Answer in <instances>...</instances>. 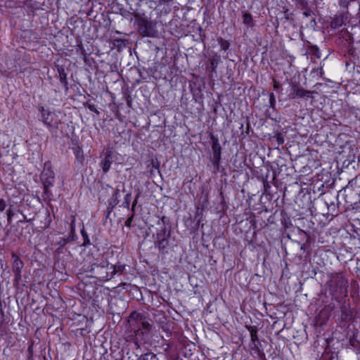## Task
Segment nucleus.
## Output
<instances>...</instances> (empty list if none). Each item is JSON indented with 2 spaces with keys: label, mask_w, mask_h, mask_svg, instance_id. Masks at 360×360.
Wrapping results in <instances>:
<instances>
[{
  "label": "nucleus",
  "mask_w": 360,
  "mask_h": 360,
  "mask_svg": "<svg viewBox=\"0 0 360 360\" xmlns=\"http://www.w3.org/2000/svg\"><path fill=\"white\" fill-rule=\"evenodd\" d=\"M165 217H162V221L163 222H165Z\"/></svg>",
  "instance_id": "obj_48"
},
{
  "label": "nucleus",
  "mask_w": 360,
  "mask_h": 360,
  "mask_svg": "<svg viewBox=\"0 0 360 360\" xmlns=\"http://www.w3.org/2000/svg\"><path fill=\"white\" fill-rule=\"evenodd\" d=\"M11 257L13 259L12 271L15 274V279L19 281L22 277V269L24 267V263L20 257L15 252H12Z\"/></svg>",
  "instance_id": "obj_5"
},
{
  "label": "nucleus",
  "mask_w": 360,
  "mask_h": 360,
  "mask_svg": "<svg viewBox=\"0 0 360 360\" xmlns=\"http://www.w3.org/2000/svg\"><path fill=\"white\" fill-rule=\"evenodd\" d=\"M144 35L145 36H148V33H144Z\"/></svg>",
  "instance_id": "obj_49"
},
{
  "label": "nucleus",
  "mask_w": 360,
  "mask_h": 360,
  "mask_svg": "<svg viewBox=\"0 0 360 360\" xmlns=\"http://www.w3.org/2000/svg\"><path fill=\"white\" fill-rule=\"evenodd\" d=\"M112 152L108 150L100 163V166L104 173H107L110 170L112 164Z\"/></svg>",
  "instance_id": "obj_10"
},
{
  "label": "nucleus",
  "mask_w": 360,
  "mask_h": 360,
  "mask_svg": "<svg viewBox=\"0 0 360 360\" xmlns=\"http://www.w3.org/2000/svg\"><path fill=\"white\" fill-rule=\"evenodd\" d=\"M296 2L301 8L305 9L308 7V2L307 0H296Z\"/></svg>",
  "instance_id": "obj_32"
},
{
  "label": "nucleus",
  "mask_w": 360,
  "mask_h": 360,
  "mask_svg": "<svg viewBox=\"0 0 360 360\" xmlns=\"http://www.w3.org/2000/svg\"><path fill=\"white\" fill-rule=\"evenodd\" d=\"M307 53L310 56L311 58H321V52L317 46L315 45H309L307 49Z\"/></svg>",
  "instance_id": "obj_16"
},
{
  "label": "nucleus",
  "mask_w": 360,
  "mask_h": 360,
  "mask_svg": "<svg viewBox=\"0 0 360 360\" xmlns=\"http://www.w3.org/2000/svg\"><path fill=\"white\" fill-rule=\"evenodd\" d=\"M41 114V121L49 130H56L58 129L59 124L61 123V120L59 117V112L49 111L41 107L40 109Z\"/></svg>",
  "instance_id": "obj_3"
},
{
  "label": "nucleus",
  "mask_w": 360,
  "mask_h": 360,
  "mask_svg": "<svg viewBox=\"0 0 360 360\" xmlns=\"http://www.w3.org/2000/svg\"><path fill=\"white\" fill-rule=\"evenodd\" d=\"M302 15H303L304 17L307 18V17H309V15H311V11H304V12L302 13Z\"/></svg>",
  "instance_id": "obj_42"
},
{
  "label": "nucleus",
  "mask_w": 360,
  "mask_h": 360,
  "mask_svg": "<svg viewBox=\"0 0 360 360\" xmlns=\"http://www.w3.org/2000/svg\"><path fill=\"white\" fill-rule=\"evenodd\" d=\"M219 60H220L219 56H218L217 53L214 56L211 57L209 59V60H208L209 65H208L207 70L211 73L216 72V70L219 65Z\"/></svg>",
  "instance_id": "obj_14"
},
{
  "label": "nucleus",
  "mask_w": 360,
  "mask_h": 360,
  "mask_svg": "<svg viewBox=\"0 0 360 360\" xmlns=\"http://www.w3.org/2000/svg\"><path fill=\"white\" fill-rule=\"evenodd\" d=\"M88 243L86 238H84V245H86Z\"/></svg>",
  "instance_id": "obj_46"
},
{
  "label": "nucleus",
  "mask_w": 360,
  "mask_h": 360,
  "mask_svg": "<svg viewBox=\"0 0 360 360\" xmlns=\"http://www.w3.org/2000/svg\"><path fill=\"white\" fill-rule=\"evenodd\" d=\"M82 235L84 238H86L88 243H89V240L88 238L87 234L85 233L84 230L82 231Z\"/></svg>",
  "instance_id": "obj_44"
},
{
  "label": "nucleus",
  "mask_w": 360,
  "mask_h": 360,
  "mask_svg": "<svg viewBox=\"0 0 360 360\" xmlns=\"http://www.w3.org/2000/svg\"><path fill=\"white\" fill-rule=\"evenodd\" d=\"M294 96L292 98L299 97V98H314V91L305 90L302 88H300L297 86H294L292 87Z\"/></svg>",
  "instance_id": "obj_9"
},
{
  "label": "nucleus",
  "mask_w": 360,
  "mask_h": 360,
  "mask_svg": "<svg viewBox=\"0 0 360 360\" xmlns=\"http://www.w3.org/2000/svg\"><path fill=\"white\" fill-rule=\"evenodd\" d=\"M57 71L59 75L60 82L64 86L66 91H68V82L67 79V73L65 71V69L63 66L58 65Z\"/></svg>",
  "instance_id": "obj_11"
},
{
  "label": "nucleus",
  "mask_w": 360,
  "mask_h": 360,
  "mask_svg": "<svg viewBox=\"0 0 360 360\" xmlns=\"http://www.w3.org/2000/svg\"><path fill=\"white\" fill-rule=\"evenodd\" d=\"M311 72L320 78L323 77V75H324L323 70L321 67L313 69Z\"/></svg>",
  "instance_id": "obj_29"
},
{
  "label": "nucleus",
  "mask_w": 360,
  "mask_h": 360,
  "mask_svg": "<svg viewBox=\"0 0 360 360\" xmlns=\"http://www.w3.org/2000/svg\"><path fill=\"white\" fill-rule=\"evenodd\" d=\"M110 274V270H108L107 269H105L101 272H98V275L99 278L101 279L105 280V281H109L110 279H111L113 277V276L107 277V276H108Z\"/></svg>",
  "instance_id": "obj_22"
},
{
  "label": "nucleus",
  "mask_w": 360,
  "mask_h": 360,
  "mask_svg": "<svg viewBox=\"0 0 360 360\" xmlns=\"http://www.w3.org/2000/svg\"><path fill=\"white\" fill-rule=\"evenodd\" d=\"M33 347H34V342L31 341L30 342V345H29L28 348H27L28 359H31L32 357V356H33V352H34Z\"/></svg>",
  "instance_id": "obj_33"
},
{
  "label": "nucleus",
  "mask_w": 360,
  "mask_h": 360,
  "mask_svg": "<svg viewBox=\"0 0 360 360\" xmlns=\"http://www.w3.org/2000/svg\"><path fill=\"white\" fill-rule=\"evenodd\" d=\"M120 196V190L118 188L115 189L108 200V208L111 210L119 203V198Z\"/></svg>",
  "instance_id": "obj_15"
},
{
  "label": "nucleus",
  "mask_w": 360,
  "mask_h": 360,
  "mask_svg": "<svg viewBox=\"0 0 360 360\" xmlns=\"http://www.w3.org/2000/svg\"><path fill=\"white\" fill-rule=\"evenodd\" d=\"M72 150L76 160L79 163L82 164L84 160V155L82 148L79 146H75L72 148Z\"/></svg>",
  "instance_id": "obj_17"
},
{
  "label": "nucleus",
  "mask_w": 360,
  "mask_h": 360,
  "mask_svg": "<svg viewBox=\"0 0 360 360\" xmlns=\"http://www.w3.org/2000/svg\"><path fill=\"white\" fill-rule=\"evenodd\" d=\"M354 1L355 0H338V3L340 7L347 8L349 4Z\"/></svg>",
  "instance_id": "obj_31"
},
{
  "label": "nucleus",
  "mask_w": 360,
  "mask_h": 360,
  "mask_svg": "<svg viewBox=\"0 0 360 360\" xmlns=\"http://www.w3.org/2000/svg\"><path fill=\"white\" fill-rule=\"evenodd\" d=\"M170 238V231H166L164 229L160 233H157L156 246L160 252H164L169 245V238Z\"/></svg>",
  "instance_id": "obj_6"
},
{
  "label": "nucleus",
  "mask_w": 360,
  "mask_h": 360,
  "mask_svg": "<svg viewBox=\"0 0 360 360\" xmlns=\"http://www.w3.org/2000/svg\"><path fill=\"white\" fill-rule=\"evenodd\" d=\"M139 196V194H138L135 198V200H134L133 203H132V207H131V209H134V210H135V207L137 205V202H138V198Z\"/></svg>",
  "instance_id": "obj_40"
},
{
  "label": "nucleus",
  "mask_w": 360,
  "mask_h": 360,
  "mask_svg": "<svg viewBox=\"0 0 360 360\" xmlns=\"http://www.w3.org/2000/svg\"><path fill=\"white\" fill-rule=\"evenodd\" d=\"M162 329L166 333L167 337L171 336L172 332L170 330L169 326L167 323L162 325Z\"/></svg>",
  "instance_id": "obj_34"
},
{
  "label": "nucleus",
  "mask_w": 360,
  "mask_h": 360,
  "mask_svg": "<svg viewBox=\"0 0 360 360\" xmlns=\"http://www.w3.org/2000/svg\"><path fill=\"white\" fill-rule=\"evenodd\" d=\"M84 105L91 112H95L96 115H99V111L96 109V106L94 104L89 103L88 102L84 103Z\"/></svg>",
  "instance_id": "obj_27"
},
{
  "label": "nucleus",
  "mask_w": 360,
  "mask_h": 360,
  "mask_svg": "<svg viewBox=\"0 0 360 360\" xmlns=\"http://www.w3.org/2000/svg\"><path fill=\"white\" fill-rule=\"evenodd\" d=\"M212 150L213 151V165L217 168H219V162L221 160V146L217 139H214L212 145Z\"/></svg>",
  "instance_id": "obj_7"
},
{
  "label": "nucleus",
  "mask_w": 360,
  "mask_h": 360,
  "mask_svg": "<svg viewBox=\"0 0 360 360\" xmlns=\"http://www.w3.org/2000/svg\"><path fill=\"white\" fill-rule=\"evenodd\" d=\"M72 218V220H71V223H70V229H71V232H74L75 231V217L74 216H72L71 217Z\"/></svg>",
  "instance_id": "obj_37"
},
{
  "label": "nucleus",
  "mask_w": 360,
  "mask_h": 360,
  "mask_svg": "<svg viewBox=\"0 0 360 360\" xmlns=\"http://www.w3.org/2000/svg\"><path fill=\"white\" fill-rule=\"evenodd\" d=\"M68 242V238H62L59 241V245L60 246H64Z\"/></svg>",
  "instance_id": "obj_39"
},
{
  "label": "nucleus",
  "mask_w": 360,
  "mask_h": 360,
  "mask_svg": "<svg viewBox=\"0 0 360 360\" xmlns=\"http://www.w3.org/2000/svg\"><path fill=\"white\" fill-rule=\"evenodd\" d=\"M156 355L152 352L146 353L139 356L137 360H153Z\"/></svg>",
  "instance_id": "obj_23"
},
{
  "label": "nucleus",
  "mask_w": 360,
  "mask_h": 360,
  "mask_svg": "<svg viewBox=\"0 0 360 360\" xmlns=\"http://www.w3.org/2000/svg\"><path fill=\"white\" fill-rule=\"evenodd\" d=\"M110 264L106 259H103L100 262H95L92 264L91 271H94L95 269L97 270L98 272L103 271L105 269H107L108 270V266H110Z\"/></svg>",
  "instance_id": "obj_13"
},
{
  "label": "nucleus",
  "mask_w": 360,
  "mask_h": 360,
  "mask_svg": "<svg viewBox=\"0 0 360 360\" xmlns=\"http://www.w3.org/2000/svg\"><path fill=\"white\" fill-rule=\"evenodd\" d=\"M151 165L152 169H158L159 168V163L158 160H151L150 165H148V167Z\"/></svg>",
  "instance_id": "obj_36"
},
{
  "label": "nucleus",
  "mask_w": 360,
  "mask_h": 360,
  "mask_svg": "<svg viewBox=\"0 0 360 360\" xmlns=\"http://www.w3.org/2000/svg\"><path fill=\"white\" fill-rule=\"evenodd\" d=\"M127 41L125 39H113L112 44L118 51H121L126 47Z\"/></svg>",
  "instance_id": "obj_18"
},
{
  "label": "nucleus",
  "mask_w": 360,
  "mask_h": 360,
  "mask_svg": "<svg viewBox=\"0 0 360 360\" xmlns=\"http://www.w3.org/2000/svg\"><path fill=\"white\" fill-rule=\"evenodd\" d=\"M15 212L10 208L7 211V221L8 224H11L12 221V217L14 216Z\"/></svg>",
  "instance_id": "obj_35"
},
{
  "label": "nucleus",
  "mask_w": 360,
  "mask_h": 360,
  "mask_svg": "<svg viewBox=\"0 0 360 360\" xmlns=\"http://www.w3.org/2000/svg\"><path fill=\"white\" fill-rule=\"evenodd\" d=\"M6 207V202L4 199H0V212H2L5 210Z\"/></svg>",
  "instance_id": "obj_38"
},
{
  "label": "nucleus",
  "mask_w": 360,
  "mask_h": 360,
  "mask_svg": "<svg viewBox=\"0 0 360 360\" xmlns=\"http://www.w3.org/2000/svg\"><path fill=\"white\" fill-rule=\"evenodd\" d=\"M243 23L248 25L249 27H253L255 25L254 20L252 16L249 13H245L243 15Z\"/></svg>",
  "instance_id": "obj_20"
},
{
  "label": "nucleus",
  "mask_w": 360,
  "mask_h": 360,
  "mask_svg": "<svg viewBox=\"0 0 360 360\" xmlns=\"http://www.w3.org/2000/svg\"><path fill=\"white\" fill-rule=\"evenodd\" d=\"M135 212H136V211L134 210V209H131V214L130 217L125 221V226L127 227L130 228L131 226V223H132L134 217L135 216Z\"/></svg>",
  "instance_id": "obj_26"
},
{
  "label": "nucleus",
  "mask_w": 360,
  "mask_h": 360,
  "mask_svg": "<svg viewBox=\"0 0 360 360\" xmlns=\"http://www.w3.org/2000/svg\"><path fill=\"white\" fill-rule=\"evenodd\" d=\"M274 138L276 139V141H277V143L278 145H281L284 143L285 141V139H284V136L283 134L281 133H277L275 136H274Z\"/></svg>",
  "instance_id": "obj_28"
},
{
  "label": "nucleus",
  "mask_w": 360,
  "mask_h": 360,
  "mask_svg": "<svg viewBox=\"0 0 360 360\" xmlns=\"http://www.w3.org/2000/svg\"><path fill=\"white\" fill-rule=\"evenodd\" d=\"M131 198V193H127L125 195V196L124 198V201L122 202V206L124 207H126L127 209L129 208Z\"/></svg>",
  "instance_id": "obj_25"
},
{
  "label": "nucleus",
  "mask_w": 360,
  "mask_h": 360,
  "mask_svg": "<svg viewBox=\"0 0 360 360\" xmlns=\"http://www.w3.org/2000/svg\"><path fill=\"white\" fill-rule=\"evenodd\" d=\"M269 104L270 107L273 109H275L276 107V98L274 93H271L269 94Z\"/></svg>",
  "instance_id": "obj_30"
},
{
  "label": "nucleus",
  "mask_w": 360,
  "mask_h": 360,
  "mask_svg": "<svg viewBox=\"0 0 360 360\" xmlns=\"http://www.w3.org/2000/svg\"><path fill=\"white\" fill-rule=\"evenodd\" d=\"M341 319L344 321H350L353 318V311L350 304L344 302L340 307Z\"/></svg>",
  "instance_id": "obj_8"
},
{
  "label": "nucleus",
  "mask_w": 360,
  "mask_h": 360,
  "mask_svg": "<svg viewBox=\"0 0 360 360\" xmlns=\"http://www.w3.org/2000/svg\"><path fill=\"white\" fill-rule=\"evenodd\" d=\"M125 264H122L120 263H117L116 264H110V266H108V270H110V274L107 276V277L109 276H114L115 274H121L123 273V271L125 270Z\"/></svg>",
  "instance_id": "obj_12"
},
{
  "label": "nucleus",
  "mask_w": 360,
  "mask_h": 360,
  "mask_svg": "<svg viewBox=\"0 0 360 360\" xmlns=\"http://www.w3.org/2000/svg\"><path fill=\"white\" fill-rule=\"evenodd\" d=\"M129 323L135 333L134 343L139 349L140 347L139 342H146V338H148L152 331L153 325L146 320L144 314L136 311L131 313Z\"/></svg>",
  "instance_id": "obj_1"
},
{
  "label": "nucleus",
  "mask_w": 360,
  "mask_h": 360,
  "mask_svg": "<svg viewBox=\"0 0 360 360\" xmlns=\"http://www.w3.org/2000/svg\"><path fill=\"white\" fill-rule=\"evenodd\" d=\"M0 313H1V316H4V312L1 309H0Z\"/></svg>",
  "instance_id": "obj_47"
},
{
  "label": "nucleus",
  "mask_w": 360,
  "mask_h": 360,
  "mask_svg": "<svg viewBox=\"0 0 360 360\" xmlns=\"http://www.w3.org/2000/svg\"><path fill=\"white\" fill-rule=\"evenodd\" d=\"M246 328L250 333L251 341L253 343H255V342L258 341L257 330L256 327L252 326H247Z\"/></svg>",
  "instance_id": "obj_19"
},
{
  "label": "nucleus",
  "mask_w": 360,
  "mask_h": 360,
  "mask_svg": "<svg viewBox=\"0 0 360 360\" xmlns=\"http://www.w3.org/2000/svg\"><path fill=\"white\" fill-rule=\"evenodd\" d=\"M357 181H360V174L352 179L349 183L353 184L354 182V184H356Z\"/></svg>",
  "instance_id": "obj_41"
},
{
  "label": "nucleus",
  "mask_w": 360,
  "mask_h": 360,
  "mask_svg": "<svg viewBox=\"0 0 360 360\" xmlns=\"http://www.w3.org/2000/svg\"><path fill=\"white\" fill-rule=\"evenodd\" d=\"M200 37L201 41H204L205 38V34H200Z\"/></svg>",
  "instance_id": "obj_45"
},
{
  "label": "nucleus",
  "mask_w": 360,
  "mask_h": 360,
  "mask_svg": "<svg viewBox=\"0 0 360 360\" xmlns=\"http://www.w3.org/2000/svg\"><path fill=\"white\" fill-rule=\"evenodd\" d=\"M55 173L52 169L50 163H45L44 169L41 174V180L44 187V193L46 195L50 193L49 188L53 186Z\"/></svg>",
  "instance_id": "obj_4"
},
{
  "label": "nucleus",
  "mask_w": 360,
  "mask_h": 360,
  "mask_svg": "<svg viewBox=\"0 0 360 360\" xmlns=\"http://www.w3.org/2000/svg\"><path fill=\"white\" fill-rule=\"evenodd\" d=\"M343 24V19L340 17H337L333 19V20L330 22V26L333 28H338L342 25Z\"/></svg>",
  "instance_id": "obj_21"
},
{
  "label": "nucleus",
  "mask_w": 360,
  "mask_h": 360,
  "mask_svg": "<svg viewBox=\"0 0 360 360\" xmlns=\"http://www.w3.org/2000/svg\"><path fill=\"white\" fill-rule=\"evenodd\" d=\"M218 42L223 50L226 51L227 49H229L230 44L227 40H225L222 38H219L218 39Z\"/></svg>",
  "instance_id": "obj_24"
},
{
  "label": "nucleus",
  "mask_w": 360,
  "mask_h": 360,
  "mask_svg": "<svg viewBox=\"0 0 360 360\" xmlns=\"http://www.w3.org/2000/svg\"><path fill=\"white\" fill-rule=\"evenodd\" d=\"M328 283L329 292L333 300L340 302L347 296L348 280L343 273L333 274Z\"/></svg>",
  "instance_id": "obj_2"
},
{
  "label": "nucleus",
  "mask_w": 360,
  "mask_h": 360,
  "mask_svg": "<svg viewBox=\"0 0 360 360\" xmlns=\"http://www.w3.org/2000/svg\"><path fill=\"white\" fill-rule=\"evenodd\" d=\"M127 105L129 107L131 106V97L129 96H128L127 98Z\"/></svg>",
  "instance_id": "obj_43"
}]
</instances>
